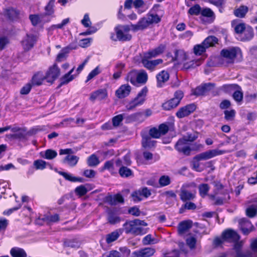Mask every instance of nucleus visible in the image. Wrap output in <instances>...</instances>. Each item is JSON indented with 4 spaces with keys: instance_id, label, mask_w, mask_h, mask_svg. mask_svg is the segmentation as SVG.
I'll return each mask as SVG.
<instances>
[{
    "instance_id": "obj_34",
    "label": "nucleus",
    "mask_w": 257,
    "mask_h": 257,
    "mask_svg": "<svg viewBox=\"0 0 257 257\" xmlns=\"http://www.w3.org/2000/svg\"><path fill=\"white\" fill-rule=\"evenodd\" d=\"M133 5L135 9H138L137 12L139 14L143 13L148 9L143 0H135L133 2Z\"/></svg>"
},
{
    "instance_id": "obj_61",
    "label": "nucleus",
    "mask_w": 257,
    "mask_h": 257,
    "mask_svg": "<svg viewBox=\"0 0 257 257\" xmlns=\"http://www.w3.org/2000/svg\"><path fill=\"white\" fill-rule=\"evenodd\" d=\"M32 84L31 83H28L25 85L21 89L20 93L22 95H27L30 92Z\"/></svg>"
},
{
    "instance_id": "obj_42",
    "label": "nucleus",
    "mask_w": 257,
    "mask_h": 257,
    "mask_svg": "<svg viewBox=\"0 0 257 257\" xmlns=\"http://www.w3.org/2000/svg\"><path fill=\"white\" fill-rule=\"evenodd\" d=\"M19 12L14 8H9L5 11V15L11 20L18 18Z\"/></svg>"
},
{
    "instance_id": "obj_30",
    "label": "nucleus",
    "mask_w": 257,
    "mask_h": 257,
    "mask_svg": "<svg viewBox=\"0 0 257 257\" xmlns=\"http://www.w3.org/2000/svg\"><path fill=\"white\" fill-rule=\"evenodd\" d=\"M236 88L240 89V86L236 84H228L221 86L219 88V90L226 93H231L234 92Z\"/></svg>"
},
{
    "instance_id": "obj_57",
    "label": "nucleus",
    "mask_w": 257,
    "mask_h": 257,
    "mask_svg": "<svg viewBox=\"0 0 257 257\" xmlns=\"http://www.w3.org/2000/svg\"><path fill=\"white\" fill-rule=\"evenodd\" d=\"M41 15L39 16L38 15H30L29 16V19L32 25L34 26H37L41 22Z\"/></svg>"
},
{
    "instance_id": "obj_35",
    "label": "nucleus",
    "mask_w": 257,
    "mask_h": 257,
    "mask_svg": "<svg viewBox=\"0 0 257 257\" xmlns=\"http://www.w3.org/2000/svg\"><path fill=\"white\" fill-rule=\"evenodd\" d=\"M148 79V76L147 72L144 70H141L137 73V84H145Z\"/></svg>"
},
{
    "instance_id": "obj_20",
    "label": "nucleus",
    "mask_w": 257,
    "mask_h": 257,
    "mask_svg": "<svg viewBox=\"0 0 257 257\" xmlns=\"http://www.w3.org/2000/svg\"><path fill=\"white\" fill-rule=\"evenodd\" d=\"M192 227V221L190 220L180 222L178 226V232L180 235H183Z\"/></svg>"
},
{
    "instance_id": "obj_22",
    "label": "nucleus",
    "mask_w": 257,
    "mask_h": 257,
    "mask_svg": "<svg viewBox=\"0 0 257 257\" xmlns=\"http://www.w3.org/2000/svg\"><path fill=\"white\" fill-rule=\"evenodd\" d=\"M169 74L165 70H162L156 75L157 80V86L158 87H162L165 83L169 79Z\"/></svg>"
},
{
    "instance_id": "obj_54",
    "label": "nucleus",
    "mask_w": 257,
    "mask_h": 257,
    "mask_svg": "<svg viewBox=\"0 0 257 257\" xmlns=\"http://www.w3.org/2000/svg\"><path fill=\"white\" fill-rule=\"evenodd\" d=\"M244 36L243 38L244 40L248 41L253 37V31L251 27H247L244 31Z\"/></svg>"
},
{
    "instance_id": "obj_45",
    "label": "nucleus",
    "mask_w": 257,
    "mask_h": 257,
    "mask_svg": "<svg viewBox=\"0 0 257 257\" xmlns=\"http://www.w3.org/2000/svg\"><path fill=\"white\" fill-rule=\"evenodd\" d=\"M138 72L136 70L131 71L127 75L126 80L132 84L137 85V77Z\"/></svg>"
},
{
    "instance_id": "obj_46",
    "label": "nucleus",
    "mask_w": 257,
    "mask_h": 257,
    "mask_svg": "<svg viewBox=\"0 0 257 257\" xmlns=\"http://www.w3.org/2000/svg\"><path fill=\"white\" fill-rule=\"evenodd\" d=\"M209 189L210 187L208 184H201L198 187L199 194L202 197H204L207 195Z\"/></svg>"
},
{
    "instance_id": "obj_11",
    "label": "nucleus",
    "mask_w": 257,
    "mask_h": 257,
    "mask_svg": "<svg viewBox=\"0 0 257 257\" xmlns=\"http://www.w3.org/2000/svg\"><path fill=\"white\" fill-rule=\"evenodd\" d=\"M214 84L212 83H205L197 86L193 90L192 94L196 96L205 95L213 88Z\"/></svg>"
},
{
    "instance_id": "obj_10",
    "label": "nucleus",
    "mask_w": 257,
    "mask_h": 257,
    "mask_svg": "<svg viewBox=\"0 0 257 257\" xmlns=\"http://www.w3.org/2000/svg\"><path fill=\"white\" fill-rule=\"evenodd\" d=\"M151 58H146L145 56L143 55L142 58L141 62L144 67L151 72L154 71L157 66L162 64L163 62L162 59L149 60Z\"/></svg>"
},
{
    "instance_id": "obj_8",
    "label": "nucleus",
    "mask_w": 257,
    "mask_h": 257,
    "mask_svg": "<svg viewBox=\"0 0 257 257\" xmlns=\"http://www.w3.org/2000/svg\"><path fill=\"white\" fill-rule=\"evenodd\" d=\"M60 70L56 64L49 68L45 75L47 82L52 83L60 75Z\"/></svg>"
},
{
    "instance_id": "obj_17",
    "label": "nucleus",
    "mask_w": 257,
    "mask_h": 257,
    "mask_svg": "<svg viewBox=\"0 0 257 257\" xmlns=\"http://www.w3.org/2000/svg\"><path fill=\"white\" fill-rule=\"evenodd\" d=\"M37 41L36 37L33 34H27L26 38L22 41V45L25 51L32 48Z\"/></svg>"
},
{
    "instance_id": "obj_62",
    "label": "nucleus",
    "mask_w": 257,
    "mask_h": 257,
    "mask_svg": "<svg viewBox=\"0 0 257 257\" xmlns=\"http://www.w3.org/2000/svg\"><path fill=\"white\" fill-rule=\"evenodd\" d=\"M55 3V0H50L48 5L45 7V10L46 11V14L48 15H51L53 13V6Z\"/></svg>"
},
{
    "instance_id": "obj_38",
    "label": "nucleus",
    "mask_w": 257,
    "mask_h": 257,
    "mask_svg": "<svg viewBox=\"0 0 257 257\" xmlns=\"http://www.w3.org/2000/svg\"><path fill=\"white\" fill-rule=\"evenodd\" d=\"M57 152L52 149H47L44 153H41L42 158L47 160H52L57 156Z\"/></svg>"
},
{
    "instance_id": "obj_47",
    "label": "nucleus",
    "mask_w": 257,
    "mask_h": 257,
    "mask_svg": "<svg viewBox=\"0 0 257 257\" xmlns=\"http://www.w3.org/2000/svg\"><path fill=\"white\" fill-rule=\"evenodd\" d=\"M74 79V76H69L68 74H65L60 79V83L58 86L57 88H59L62 86L68 84L70 81Z\"/></svg>"
},
{
    "instance_id": "obj_63",
    "label": "nucleus",
    "mask_w": 257,
    "mask_h": 257,
    "mask_svg": "<svg viewBox=\"0 0 257 257\" xmlns=\"http://www.w3.org/2000/svg\"><path fill=\"white\" fill-rule=\"evenodd\" d=\"M196 242V238L193 236L186 239V243L191 249H193L195 247Z\"/></svg>"
},
{
    "instance_id": "obj_49",
    "label": "nucleus",
    "mask_w": 257,
    "mask_h": 257,
    "mask_svg": "<svg viewBox=\"0 0 257 257\" xmlns=\"http://www.w3.org/2000/svg\"><path fill=\"white\" fill-rule=\"evenodd\" d=\"M207 48L202 44V43L199 45H196L194 47V53L196 55H201L206 51Z\"/></svg>"
},
{
    "instance_id": "obj_31",
    "label": "nucleus",
    "mask_w": 257,
    "mask_h": 257,
    "mask_svg": "<svg viewBox=\"0 0 257 257\" xmlns=\"http://www.w3.org/2000/svg\"><path fill=\"white\" fill-rule=\"evenodd\" d=\"M10 254L12 257H27V255L23 248L14 247H13L10 250Z\"/></svg>"
},
{
    "instance_id": "obj_19",
    "label": "nucleus",
    "mask_w": 257,
    "mask_h": 257,
    "mask_svg": "<svg viewBox=\"0 0 257 257\" xmlns=\"http://www.w3.org/2000/svg\"><path fill=\"white\" fill-rule=\"evenodd\" d=\"M251 202L252 204L245 210V214L248 217L253 218L257 214V197L253 198Z\"/></svg>"
},
{
    "instance_id": "obj_4",
    "label": "nucleus",
    "mask_w": 257,
    "mask_h": 257,
    "mask_svg": "<svg viewBox=\"0 0 257 257\" xmlns=\"http://www.w3.org/2000/svg\"><path fill=\"white\" fill-rule=\"evenodd\" d=\"M148 89L146 86L143 87L137 95L126 105L127 110H133L138 106L143 105L146 100Z\"/></svg>"
},
{
    "instance_id": "obj_6",
    "label": "nucleus",
    "mask_w": 257,
    "mask_h": 257,
    "mask_svg": "<svg viewBox=\"0 0 257 257\" xmlns=\"http://www.w3.org/2000/svg\"><path fill=\"white\" fill-rule=\"evenodd\" d=\"M240 50L237 47H229L223 49L220 51V56L226 60L227 64H232Z\"/></svg>"
},
{
    "instance_id": "obj_16",
    "label": "nucleus",
    "mask_w": 257,
    "mask_h": 257,
    "mask_svg": "<svg viewBox=\"0 0 257 257\" xmlns=\"http://www.w3.org/2000/svg\"><path fill=\"white\" fill-rule=\"evenodd\" d=\"M166 48L165 45L163 44H160L158 47L155 49L150 50L148 52L144 53V55L145 56L146 58H152L156 57L157 56L162 54Z\"/></svg>"
},
{
    "instance_id": "obj_52",
    "label": "nucleus",
    "mask_w": 257,
    "mask_h": 257,
    "mask_svg": "<svg viewBox=\"0 0 257 257\" xmlns=\"http://www.w3.org/2000/svg\"><path fill=\"white\" fill-rule=\"evenodd\" d=\"M150 25L154 23L157 24L161 21V18L157 14H150L147 17Z\"/></svg>"
},
{
    "instance_id": "obj_60",
    "label": "nucleus",
    "mask_w": 257,
    "mask_h": 257,
    "mask_svg": "<svg viewBox=\"0 0 257 257\" xmlns=\"http://www.w3.org/2000/svg\"><path fill=\"white\" fill-rule=\"evenodd\" d=\"M58 174L62 176L65 180L70 182H74L75 176H73L71 174L65 172L59 171Z\"/></svg>"
},
{
    "instance_id": "obj_24",
    "label": "nucleus",
    "mask_w": 257,
    "mask_h": 257,
    "mask_svg": "<svg viewBox=\"0 0 257 257\" xmlns=\"http://www.w3.org/2000/svg\"><path fill=\"white\" fill-rule=\"evenodd\" d=\"M126 119V121L128 122L132 121H138L141 122L145 120V117L143 112H138L127 116Z\"/></svg>"
},
{
    "instance_id": "obj_53",
    "label": "nucleus",
    "mask_w": 257,
    "mask_h": 257,
    "mask_svg": "<svg viewBox=\"0 0 257 257\" xmlns=\"http://www.w3.org/2000/svg\"><path fill=\"white\" fill-rule=\"evenodd\" d=\"M201 9L200 6L198 5H195L191 7L188 10V13L191 15L197 16L201 13Z\"/></svg>"
},
{
    "instance_id": "obj_50",
    "label": "nucleus",
    "mask_w": 257,
    "mask_h": 257,
    "mask_svg": "<svg viewBox=\"0 0 257 257\" xmlns=\"http://www.w3.org/2000/svg\"><path fill=\"white\" fill-rule=\"evenodd\" d=\"M171 183V179L169 176L167 175L162 176L159 180V184L161 187H165Z\"/></svg>"
},
{
    "instance_id": "obj_21",
    "label": "nucleus",
    "mask_w": 257,
    "mask_h": 257,
    "mask_svg": "<svg viewBox=\"0 0 257 257\" xmlns=\"http://www.w3.org/2000/svg\"><path fill=\"white\" fill-rule=\"evenodd\" d=\"M107 95V91L105 89H99L92 92L89 99L92 101H94L96 99L101 100L105 99Z\"/></svg>"
},
{
    "instance_id": "obj_32",
    "label": "nucleus",
    "mask_w": 257,
    "mask_h": 257,
    "mask_svg": "<svg viewBox=\"0 0 257 257\" xmlns=\"http://www.w3.org/2000/svg\"><path fill=\"white\" fill-rule=\"evenodd\" d=\"M218 39L214 36H209L207 37L202 43L205 46L206 48H208L210 47L215 46L217 44Z\"/></svg>"
},
{
    "instance_id": "obj_36",
    "label": "nucleus",
    "mask_w": 257,
    "mask_h": 257,
    "mask_svg": "<svg viewBox=\"0 0 257 257\" xmlns=\"http://www.w3.org/2000/svg\"><path fill=\"white\" fill-rule=\"evenodd\" d=\"M63 245L65 247L76 249L79 247L80 243L76 239H66L64 241Z\"/></svg>"
},
{
    "instance_id": "obj_18",
    "label": "nucleus",
    "mask_w": 257,
    "mask_h": 257,
    "mask_svg": "<svg viewBox=\"0 0 257 257\" xmlns=\"http://www.w3.org/2000/svg\"><path fill=\"white\" fill-rule=\"evenodd\" d=\"M131 89L128 84L122 85L116 90L115 95L118 98H123L130 94Z\"/></svg>"
},
{
    "instance_id": "obj_40",
    "label": "nucleus",
    "mask_w": 257,
    "mask_h": 257,
    "mask_svg": "<svg viewBox=\"0 0 257 257\" xmlns=\"http://www.w3.org/2000/svg\"><path fill=\"white\" fill-rule=\"evenodd\" d=\"M87 164L89 167H94L100 163L98 158L95 154H92L87 159Z\"/></svg>"
},
{
    "instance_id": "obj_5",
    "label": "nucleus",
    "mask_w": 257,
    "mask_h": 257,
    "mask_svg": "<svg viewBox=\"0 0 257 257\" xmlns=\"http://www.w3.org/2000/svg\"><path fill=\"white\" fill-rule=\"evenodd\" d=\"M183 96V91L181 90L176 91L174 93V97L163 103L162 107L165 110H170L176 107L179 104Z\"/></svg>"
},
{
    "instance_id": "obj_64",
    "label": "nucleus",
    "mask_w": 257,
    "mask_h": 257,
    "mask_svg": "<svg viewBox=\"0 0 257 257\" xmlns=\"http://www.w3.org/2000/svg\"><path fill=\"white\" fill-rule=\"evenodd\" d=\"M246 29L244 23H239L234 27V31L236 34H241Z\"/></svg>"
},
{
    "instance_id": "obj_15",
    "label": "nucleus",
    "mask_w": 257,
    "mask_h": 257,
    "mask_svg": "<svg viewBox=\"0 0 257 257\" xmlns=\"http://www.w3.org/2000/svg\"><path fill=\"white\" fill-rule=\"evenodd\" d=\"M150 26L147 18H141L136 24L130 25L131 30L134 32L143 31Z\"/></svg>"
},
{
    "instance_id": "obj_43",
    "label": "nucleus",
    "mask_w": 257,
    "mask_h": 257,
    "mask_svg": "<svg viewBox=\"0 0 257 257\" xmlns=\"http://www.w3.org/2000/svg\"><path fill=\"white\" fill-rule=\"evenodd\" d=\"M119 174L121 177L127 178L133 176V171L126 167L121 166L119 169Z\"/></svg>"
},
{
    "instance_id": "obj_28",
    "label": "nucleus",
    "mask_w": 257,
    "mask_h": 257,
    "mask_svg": "<svg viewBox=\"0 0 257 257\" xmlns=\"http://www.w3.org/2000/svg\"><path fill=\"white\" fill-rule=\"evenodd\" d=\"M44 79H46L45 76H44L41 72H39L33 76L31 83L33 86H39L42 84Z\"/></svg>"
},
{
    "instance_id": "obj_29",
    "label": "nucleus",
    "mask_w": 257,
    "mask_h": 257,
    "mask_svg": "<svg viewBox=\"0 0 257 257\" xmlns=\"http://www.w3.org/2000/svg\"><path fill=\"white\" fill-rule=\"evenodd\" d=\"M248 11V8L246 6L241 5L234 10V15L238 18H244Z\"/></svg>"
},
{
    "instance_id": "obj_2",
    "label": "nucleus",
    "mask_w": 257,
    "mask_h": 257,
    "mask_svg": "<svg viewBox=\"0 0 257 257\" xmlns=\"http://www.w3.org/2000/svg\"><path fill=\"white\" fill-rule=\"evenodd\" d=\"M130 30H131L130 25H118L114 28L116 36L114 34H112L110 39L114 41H130L132 38V35L129 34Z\"/></svg>"
},
{
    "instance_id": "obj_51",
    "label": "nucleus",
    "mask_w": 257,
    "mask_h": 257,
    "mask_svg": "<svg viewBox=\"0 0 257 257\" xmlns=\"http://www.w3.org/2000/svg\"><path fill=\"white\" fill-rule=\"evenodd\" d=\"M198 138V134L196 132H193V133H187L186 136H184L182 138V139H185L186 142H192L195 141Z\"/></svg>"
},
{
    "instance_id": "obj_48",
    "label": "nucleus",
    "mask_w": 257,
    "mask_h": 257,
    "mask_svg": "<svg viewBox=\"0 0 257 257\" xmlns=\"http://www.w3.org/2000/svg\"><path fill=\"white\" fill-rule=\"evenodd\" d=\"M125 115L124 113H122L114 116L112 119L113 126L114 127L118 126L125 117Z\"/></svg>"
},
{
    "instance_id": "obj_55",
    "label": "nucleus",
    "mask_w": 257,
    "mask_h": 257,
    "mask_svg": "<svg viewBox=\"0 0 257 257\" xmlns=\"http://www.w3.org/2000/svg\"><path fill=\"white\" fill-rule=\"evenodd\" d=\"M87 189L83 185L77 187L75 189V193L80 196L85 195L87 193Z\"/></svg>"
},
{
    "instance_id": "obj_1",
    "label": "nucleus",
    "mask_w": 257,
    "mask_h": 257,
    "mask_svg": "<svg viewBox=\"0 0 257 257\" xmlns=\"http://www.w3.org/2000/svg\"><path fill=\"white\" fill-rule=\"evenodd\" d=\"M147 223L143 220L135 219L133 220L126 221L123 224V228L119 229L120 232L124 231L126 234H132L135 235H143L146 233L145 229L141 226H146Z\"/></svg>"
},
{
    "instance_id": "obj_3",
    "label": "nucleus",
    "mask_w": 257,
    "mask_h": 257,
    "mask_svg": "<svg viewBox=\"0 0 257 257\" xmlns=\"http://www.w3.org/2000/svg\"><path fill=\"white\" fill-rule=\"evenodd\" d=\"M202 147L201 144L195 143L191 146L186 142L185 139H180L175 145V149L185 156H189L192 151H198Z\"/></svg>"
},
{
    "instance_id": "obj_27",
    "label": "nucleus",
    "mask_w": 257,
    "mask_h": 257,
    "mask_svg": "<svg viewBox=\"0 0 257 257\" xmlns=\"http://www.w3.org/2000/svg\"><path fill=\"white\" fill-rule=\"evenodd\" d=\"M79 158L74 155H67L63 160V163L67 164L70 167H74L77 164Z\"/></svg>"
},
{
    "instance_id": "obj_58",
    "label": "nucleus",
    "mask_w": 257,
    "mask_h": 257,
    "mask_svg": "<svg viewBox=\"0 0 257 257\" xmlns=\"http://www.w3.org/2000/svg\"><path fill=\"white\" fill-rule=\"evenodd\" d=\"M148 135L150 137L155 139H158L161 136L159 129L156 127L151 128L149 130V134Z\"/></svg>"
},
{
    "instance_id": "obj_26",
    "label": "nucleus",
    "mask_w": 257,
    "mask_h": 257,
    "mask_svg": "<svg viewBox=\"0 0 257 257\" xmlns=\"http://www.w3.org/2000/svg\"><path fill=\"white\" fill-rule=\"evenodd\" d=\"M121 220V218L112 211H109L107 212V220L109 224L114 225L118 223Z\"/></svg>"
},
{
    "instance_id": "obj_44",
    "label": "nucleus",
    "mask_w": 257,
    "mask_h": 257,
    "mask_svg": "<svg viewBox=\"0 0 257 257\" xmlns=\"http://www.w3.org/2000/svg\"><path fill=\"white\" fill-rule=\"evenodd\" d=\"M243 93L242 89L240 86V89L236 88L232 94V97L234 100L238 103L241 102L243 100Z\"/></svg>"
},
{
    "instance_id": "obj_37",
    "label": "nucleus",
    "mask_w": 257,
    "mask_h": 257,
    "mask_svg": "<svg viewBox=\"0 0 257 257\" xmlns=\"http://www.w3.org/2000/svg\"><path fill=\"white\" fill-rule=\"evenodd\" d=\"M40 132H48V126L37 125L31 128L27 133L28 135L32 136L37 134Z\"/></svg>"
},
{
    "instance_id": "obj_41",
    "label": "nucleus",
    "mask_w": 257,
    "mask_h": 257,
    "mask_svg": "<svg viewBox=\"0 0 257 257\" xmlns=\"http://www.w3.org/2000/svg\"><path fill=\"white\" fill-rule=\"evenodd\" d=\"M33 165L37 170H43L46 168L47 166L52 168V166L50 163H47L46 161L40 159L35 160L34 162Z\"/></svg>"
},
{
    "instance_id": "obj_39",
    "label": "nucleus",
    "mask_w": 257,
    "mask_h": 257,
    "mask_svg": "<svg viewBox=\"0 0 257 257\" xmlns=\"http://www.w3.org/2000/svg\"><path fill=\"white\" fill-rule=\"evenodd\" d=\"M202 63L201 60L198 59L197 60H192L186 63H185L183 65V69L188 70L190 69L195 68L197 66L201 65Z\"/></svg>"
},
{
    "instance_id": "obj_7",
    "label": "nucleus",
    "mask_w": 257,
    "mask_h": 257,
    "mask_svg": "<svg viewBox=\"0 0 257 257\" xmlns=\"http://www.w3.org/2000/svg\"><path fill=\"white\" fill-rule=\"evenodd\" d=\"M225 151L218 149L209 150L206 152L198 154L194 157L193 160L197 162L202 160H207L214 157L222 155L225 153Z\"/></svg>"
},
{
    "instance_id": "obj_59",
    "label": "nucleus",
    "mask_w": 257,
    "mask_h": 257,
    "mask_svg": "<svg viewBox=\"0 0 257 257\" xmlns=\"http://www.w3.org/2000/svg\"><path fill=\"white\" fill-rule=\"evenodd\" d=\"M224 113L225 115L224 118L226 120H232L235 116V111L233 109L231 110H225Z\"/></svg>"
},
{
    "instance_id": "obj_9",
    "label": "nucleus",
    "mask_w": 257,
    "mask_h": 257,
    "mask_svg": "<svg viewBox=\"0 0 257 257\" xmlns=\"http://www.w3.org/2000/svg\"><path fill=\"white\" fill-rule=\"evenodd\" d=\"M221 237L223 241L228 242H237L240 239V236L238 233L234 230L230 228L223 231Z\"/></svg>"
},
{
    "instance_id": "obj_25",
    "label": "nucleus",
    "mask_w": 257,
    "mask_h": 257,
    "mask_svg": "<svg viewBox=\"0 0 257 257\" xmlns=\"http://www.w3.org/2000/svg\"><path fill=\"white\" fill-rule=\"evenodd\" d=\"M180 199L183 202L193 200L195 197V194L185 189H181L180 194Z\"/></svg>"
},
{
    "instance_id": "obj_14",
    "label": "nucleus",
    "mask_w": 257,
    "mask_h": 257,
    "mask_svg": "<svg viewBox=\"0 0 257 257\" xmlns=\"http://www.w3.org/2000/svg\"><path fill=\"white\" fill-rule=\"evenodd\" d=\"M156 250L152 247H145L132 252V257H150L154 255Z\"/></svg>"
},
{
    "instance_id": "obj_12",
    "label": "nucleus",
    "mask_w": 257,
    "mask_h": 257,
    "mask_svg": "<svg viewBox=\"0 0 257 257\" xmlns=\"http://www.w3.org/2000/svg\"><path fill=\"white\" fill-rule=\"evenodd\" d=\"M196 108L195 104L191 103L188 104L184 107H182L177 111L176 115L179 118H182L186 117L192 113Z\"/></svg>"
},
{
    "instance_id": "obj_56",
    "label": "nucleus",
    "mask_w": 257,
    "mask_h": 257,
    "mask_svg": "<svg viewBox=\"0 0 257 257\" xmlns=\"http://www.w3.org/2000/svg\"><path fill=\"white\" fill-rule=\"evenodd\" d=\"M100 73L99 67L97 66L95 69L92 70L88 74L87 77V79L85 82H88L89 80L93 78L96 75H98Z\"/></svg>"
},
{
    "instance_id": "obj_33",
    "label": "nucleus",
    "mask_w": 257,
    "mask_h": 257,
    "mask_svg": "<svg viewBox=\"0 0 257 257\" xmlns=\"http://www.w3.org/2000/svg\"><path fill=\"white\" fill-rule=\"evenodd\" d=\"M122 232L119 230H116L106 235V242L109 244L116 240Z\"/></svg>"
},
{
    "instance_id": "obj_23",
    "label": "nucleus",
    "mask_w": 257,
    "mask_h": 257,
    "mask_svg": "<svg viewBox=\"0 0 257 257\" xmlns=\"http://www.w3.org/2000/svg\"><path fill=\"white\" fill-rule=\"evenodd\" d=\"M142 145L145 148H152L155 146L156 141L151 139V137L147 134H142Z\"/></svg>"
},
{
    "instance_id": "obj_13",
    "label": "nucleus",
    "mask_w": 257,
    "mask_h": 257,
    "mask_svg": "<svg viewBox=\"0 0 257 257\" xmlns=\"http://www.w3.org/2000/svg\"><path fill=\"white\" fill-rule=\"evenodd\" d=\"M238 223L240 229L244 235L248 234L254 229L251 222L246 218H243L239 219Z\"/></svg>"
}]
</instances>
